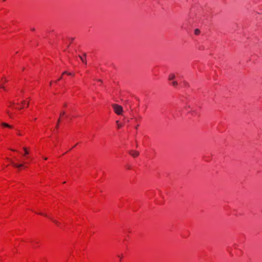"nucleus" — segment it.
<instances>
[{
  "label": "nucleus",
  "mask_w": 262,
  "mask_h": 262,
  "mask_svg": "<svg viewBox=\"0 0 262 262\" xmlns=\"http://www.w3.org/2000/svg\"><path fill=\"white\" fill-rule=\"evenodd\" d=\"M142 119V116L139 114H134L132 117L128 120V122L132 121L133 124L135 125L136 129L139 126V124Z\"/></svg>",
  "instance_id": "nucleus-1"
},
{
  "label": "nucleus",
  "mask_w": 262,
  "mask_h": 262,
  "mask_svg": "<svg viewBox=\"0 0 262 262\" xmlns=\"http://www.w3.org/2000/svg\"><path fill=\"white\" fill-rule=\"evenodd\" d=\"M179 78V76L178 75V74H175L174 73H171L168 76V80L169 81H172V82H171V84L176 87L178 85V79Z\"/></svg>",
  "instance_id": "nucleus-2"
},
{
  "label": "nucleus",
  "mask_w": 262,
  "mask_h": 262,
  "mask_svg": "<svg viewBox=\"0 0 262 262\" xmlns=\"http://www.w3.org/2000/svg\"><path fill=\"white\" fill-rule=\"evenodd\" d=\"M112 107L116 114L118 115H122L123 112V108L121 105L117 104H113Z\"/></svg>",
  "instance_id": "nucleus-3"
},
{
  "label": "nucleus",
  "mask_w": 262,
  "mask_h": 262,
  "mask_svg": "<svg viewBox=\"0 0 262 262\" xmlns=\"http://www.w3.org/2000/svg\"><path fill=\"white\" fill-rule=\"evenodd\" d=\"M187 112L190 113L192 116H196L199 114V108L189 106Z\"/></svg>",
  "instance_id": "nucleus-4"
},
{
  "label": "nucleus",
  "mask_w": 262,
  "mask_h": 262,
  "mask_svg": "<svg viewBox=\"0 0 262 262\" xmlns=\"http://www.w3.org/2000/svg\"><path fill=\"white\" fill-rule=\"evenodd\" d=\"M9 161L11 162V163L12 164V165L16 168H20L24 167L23 164H16V163H14L11 160H9Z\"/></svg>",
  "instance_id": "nucleus-5"
},
{
  "label": "nucleus",
  "mask_w": 262,
  "mask_h": 262,
  "mask_svg": "<svg viewBox=\"0 0 262 262\" xmlns=\"http://www.w3.org/2000/svg\"><path fill=\"white\" fill-rule=\"evenodd\" d=\"M130 154L132 156L134 157H136L138 156L139 152L137 151L132 150L130 152Z\"/></svg>",
  "instance_id": "nucleus-6"
},
{
  "label": "nucleus",
  "mask_w": 262,
  "mask_h": 262,
  "mask_svg": "<svg viewBox=\"0 0 262 262\" xmlns=\"http://www.w3.org/2000/svg\"><path fill=\"white\" fill-rule=\"evenodd\" d=\"M2 125L4 126V127H9V128H12V126L10 125L9 124L6 123H4V122H3L2 123Z\"/></svg>",
  "instance_id": "nucleus-7"
},
{
  "label": "nucleus",
  "mask_w": 262,
  "mask_h": 262,
  "mask_svg": "<svg viewBox=\"0 0 262 262\" xmlns=\"http://www.w3.org/2000/svg\"><path fill=\"white\" fill-rule=\"evenodd\" d=\"M116 124H117V128L118 129H119V128L122 127V125L119 122V121H118V120L116 121Z\"/></svg>",
  "instance_id": "nucleus-8"
},
{
  "label": "nucleus",
  "mask_w": 262,
  "mask_h": 262,
  "mask_svg": "<svg viewBox=\"0 0 262 262\" xmlns=\"http://www.w3.org/2000/svg\"><path fill=\"white\" fill-rule=\"evenodd\" d=\"M200 33V31L199 29H195V30H194V34L195 35H199Z\"/></svg>",
  "instance_id": "nucleus-9"
},
{
  "label": "nucleus",
  "mask_w": 262,
  "mask_h": 262,
  "mask_svg": "<svg viewBox=\"0 0 262 262\" xmlns=\"http://www.w3.org/2000/svg\"><path fill=\"white\" fill-rule=\"evenodd\" d=\"M24 151H25V154L24 155H27L29 154V151L27 150V149L26 147L23 148Z\"/></svg>",
  "instance_id": "nucleus-10"
},
{
  "label": "nucleus",
  "mask_w": 262,
  "mask_h": 262,
  "mask_svg": "<svg viewBox=\"0 0 262 262\" xmlns=\"http://www.w3.org/2000/svg\"><path fill=\"white\" fill-rule=\"evenodd\" d=\"M80 58L82 62L85 63V57L84 56H80Z\"/></svg>",
  "instance_id": "nucleus-11"
},
{
  "label": "nucleus",
  "mask_w": 262,
  "mask_h": 262,
  "mask_svg": "<svg viewBox=\"0 0 262 262\" xmlns=\"http://www.w3.org/2000/svg\"><path fill=\"white\" fill-rule=\"evenodd\" d=\"M53 222H54V223H55V224H57V225H59V223H58V222H57V221H56V220H53Z\"/></svg>",
  "instance_id": "nucleus-12"
},
{
  "label": "nucleus",
  "mask_w": 262,
  "mask_h": 262,
  "mask_svg": "<svg viewBox=\"0 0 262 262\" xmlns=\"http://www.w3.org/2000/svg\"><path fill=\"white\" fill-rule=\"evenodd\" d=\"M66 74L67 75H72V74L71 73H69L67 71V73H66Z\"/></svg>",
  "instance_id": "nucleus-13"
},
{
  "label": "nucleus",
  "mask_w": 262,
  "mask_h": 262,
  "mask_svg": "<svg viewBox=\"0 0 262 262\" xmlns=\"http://www.w3.org/2000/svg\"><path fill=\"white\" fill-rule=\"evenodd\" d=\"M0 88H2V89H3L4 90H5V88L4 86H3V85H0Z\"/></svg>",
  "instance_id": "nucleus-14"
},
{
  "label": "nucleus",
  "mask_w": 262,
  "mask_h": 262,
  "mask_svg": "<svg viewBox=\"0 0 262 262\" xmlns=\"http://www.w3.org/2000/svg\"><path fill=\"white\" fill-rule=\"evenodd\" d=\"M3 79H4V82H7V80L5 78H3Z\"/></svg>",
  "instance_id": "nucleus-15"
},
{
  "label": "nucleus",
  "mask_w": 262,
  "mask_h": 262,
  "mask_svg": "<svg viewBox=\"0 0 262 262\" xmlns=\"http://www.w3.org/2000/svg\"><path fill=\"white\" fill-rule=\"evenodd\" d=\"M7 113L8 114V115H9V117H10V118H12V116H11V115L9 113V112H7Z\"/></svg>",
  "instance_id": "nucleus-16"
},
{
  "label": "nucleus",
  "mask_w": 262,
  "mask_h": 262,
  "mask_svg": "<svg viewBox=\"0 0 262 262\" xmlns=\"http://www.w3.org/2000/svg\"><path fill=\"white\" fill-rule=\"evenodd\" d=\"M60 119H58V123H57V124L56 127H58V125L59 122L60 121Z\"/></svg>",
  "instance_id": "nucleus-17"
},
{
  "label": "nucleus",
  "mask_w": 262,
  "mask_h": 262,
  "mask_svg": "<svg viewBox=\"0 0 262 262\" xmlns=\"http://www.w3.org/2000/svg\"><path fill=\"white\" fill-rule=\"evenodd\" d=\"M39 214H41V215H44L45 216H47V214H42V213H39Z\"/></svg>",
  "instance_id": "nucleus-18"
},
{
  "label": "nucleus",
  "mask_w": 262,
  "mask_h": 262,
  "mask_svg": "<svg viewBox=\"0 0 262 262\" xmlns=\"http://www.w3.org/2000/svg\"><path fill=\"white\" fill-rule=\"evenodd\" d=\"M21 103H22V104H24L25 103V101H23Z\"/></svg>",
  "instance_id": "nucleus-19"
},
{
  "label": "nucleus",
  "mask_w": 262,
  "mask_h": 262,
  "mask_svg": "<svg viewBox=\"0 0 262 262\" xmlns=\"http://www.w3.org/2000/svg\"><path fill=\"white\" fill-rule=\"evenodd\" d=\"M63 115H64V113H63L62 114H61L60 117H61V116H63Z\"/></svg>",
  "instance_id": "nucleus-20"
},
{
  "label": "nucleus",
  "mask_w": 262,
  "mask_h": 262,
  "mask_svg": "<svg viewBox=\"0 0 262 262\" xmlns=\"http://www.w3.org/2000/svg\"><path fill=\"white\" fill-rule=\"evenodd\" d=\"M118 257L121 259L122 258V256L118 255Z\"/></svg>",
  "instance_id": "nucleus-21"
},
{
  "label": "nucleus",
  "mask_w": 262,
  "mask_h": 262,
  "mask_svg": "<svg viewBox=\"0 0 262 262\" xmlns=\"http://www.w3.org/2000/svg\"><path fill=\"white\" fill-rule=\"evenodd\" d=\"M29 102H28L27 103V106H28V105H29Z\"/></svg>",
  "instance_id": "nucleus-22"
},
{
  "label": "nucleus",
  "mask_w": 262,
  "mask_h": 262,
  "mask_svg": "<svg viewBox=\"0 0 262 262\" xmlns=\"http://www.w3.org/2000/svg\"><path fill=\"white\" fill-rule=\"evenodd\" d=\"M71 40L72 41L73 40V38H71Z\"/></svg>",
  "instance_id": "nucleus-23"
}]
</instances>
